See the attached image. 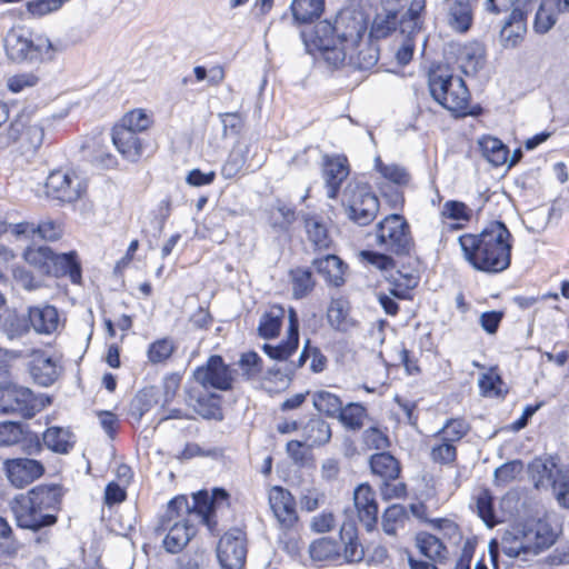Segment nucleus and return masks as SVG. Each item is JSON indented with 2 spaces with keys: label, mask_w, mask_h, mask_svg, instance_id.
I'll return each mask as SVG.
<instances>
[{
  "label": "nucleus",
  "mask_w": 569,
  "mask_h": 569,
  "mask_svg": "<svg viewBox=\"0 0 569 569\" xmlns=\"http://www.w3.org/2000/svg\"><path fill=\"white\" fill-rule=\"evenodd\" d=\"M229 495L224 489L216 488L212 495L199 491L192 497V505L184 496L173 498L161 520L160 529L167 531L163 547L168 552L181 551L196 535V522L211 526L216 509L228 506Z\"/></svg>",
  "instance_id": "obj_1"
},
{
  "label": "nucleus",
  "mask_w": 569,
  "mask_h": 569,
  "mask_svg": "<svg viewBox=\"0 0 569 569\" xmlns=\"http://www.w3.org/2000/svg\"><path fill=\"white\" fill-rule=\"evenodd\" d=\"M458 241L463 258L478 271L499 273L510 266L512 236L500 221L490 222L479 233H465Z\"/></svg>",
  "instance_id": "obj_2"
},
{
  "label": "nucleus",
  "mask_w": 569,
  "mask_h": 569,
  "mask_svg": "<svg viewBox=\"0 0 569 569\" xmlns=\"http://www.w3.org/2000/svg\"><path fill=\"white\" fill-rule=\"evenodd\" d=\"M376 38H303L306 51L317 61L339 67L348 56L347 43L355 47L349 53L352 62L361 69L373 67L379 59Z\"/></svg>",
  "instance_id": "obj_3"
},
{
  "label": "nucleus",
  "mask_w": 569,
  "mask_h": 569,
  "mask_svg": "<svg viewBox=\"0 0 569 569\" xmlns=\"http://www.w3.org/2000/svg\"><path fill=\"white\" fill-rule=\"evenodd\" d=\"M60 502L59 486L40 485L17 496L11 501V510L19 527L37 531L57 521V517L48 511L58 509Z\"/></svg>",
  "instance_id": "obj_4"
},
{
  "label": "nucleus",
  "mask_w": 569,
  "mask_h": 569,
  "mask_svg": "<svg viewBox=\"0 0 569 569\" xmlns=\"http://www.w3.org/2000/svg\"><path fill=\"white\" fill-rule=\"evenodd\" d=\"M407 0H381L382 10L372 22L370 36H413L421 31L420 13L426 7V0H411L406 12H401Z\"/></svg>",
  "instance_id": "obj_5"
},
{
  "label": "nucleus",
  "mask_w": 569,
  "mask_h": 569,
  "mask_svg": "<svg viewBox=\"0 0 569 569\" xmlns=\"http://www.w3.org/2000/svg\"><path fill=\"white\" fill-rule=\"evenodd\" d=\"M429 89L435 100L452 113L459 116L467 113L470 94L461 78L453 77L440 68L431 70Z\"/></svg>",
  "instance_id": "obj_6"
},
{
  "label": "nucleus",
  "mask_w": 569,
  "mask_h": 569,
  "mask_svg": "<svg viewBox=\"0 0 569 569\" xmlns=\"http://www.w3.org/2000/svg\"><path fill=\"white\" fill-rule=\"evenodd\" d=\"M7 57L13 62H41L51 60L66 49L60 38H4Z\"/></svg>",
  "instance_id": "obj_7"
},
{
  "label": "nucleus",
  "mask_w": 569,
  "mask_h": 569,
  "mask_svg": "<svg viewBox=\"0 0 569 569\" xmlns=\"http://www.w3.org/2000/svg\"><path fill=\"white\" fill-rule=\"evenodd\" d=\"M376 242L386 252L397 256L409 254L413 248V239L407 220L391 213L376 226Z\"/></svg>",
  "instance_id": "obj_8"
},
{
  "label": "nucleus",
  "mask_w": 569,
  "mask_h": 569,
  "mask_svg": "<svg viewBox=\"0 0 569 569\" xmlns=\"http://www.w3.org/2000/svg\"><path fill=\"white\" fill-rule=\"evenodd\" d=\"M347 217L359 226H368L379 211L378 198L365 186L348 183L342 192Z\"/></svg>",
  "instance_id": "obj_9"
},
{
  "label": "nucleus",
  "mask_w": 569,
  "mask_h": 569,
  "mask_svg": "<svg viewBox=\"0 0 569 569\" xmlns=\"http://www.w3.org/2000/svg\"><path fill=\"white\" fill-rule=\"evenodd\" d=\"M86 190V180L74 170H54L46 181L47 194L61 202H76Z\"/></svg>",
  "instance_id": "obj_10"
},
{
  "label": "nucleus",
  "mask_w": 569,
  "mask_h": 569,
  "mask_svg": "<svg viewBox=\"0 0 569 569\" xmlns=\"http://www.w3.org/2000/svg\"><path fill=\"white\" fill-rule=\"evenodd\" d=\"M8 140L18 144L23 154L34 153L42 144L44 131L40 121L28 114H19L7 130Z\"/></svg>",
  "instance_id": "obj_11"
},
{
  "label": "nucleus",
  "mask_w": 569,
  "mask_h": 569,
  "mask_svg": "<svg viewBox=\"0 0 569 569\" xmlns=\"http://www.w3.org/2000/svg\"><path fill=\"white\" fill-rule=\"evenodd\" d=\"M37 410V399L29 388L12 383L0 385V413H19L31 418Z\"/></svg>",
  "instance_id": "obj_12"
},
{
  "label": "nucleus",
  "mask_w": 569,
  "mask_h": 569,
  "mask_svg": "<svg viewBox=\"0 0 569 569\" xmlns=\"http://www.w3.org/2000/svg\"><path fill=\"white\" fill-rule=\"evenodd\" d=\"M246 556V536L242 530L231 529L220 538L217 557L221 569H243Z\"/></svg>",
  "instance_id": "obj_13"
},
{
  "label": "nucleus",
  "mask_w": 569,
  "mask_h": 569,
  "mask_svg": "<svg viewBox=\"0 0 569 569\" xmlns=\"http://www.w3.org/2000/svg\"><path fill=\"white\" fill-rule=\"evenodd\" d=\"M193 377L204 388L228 390L232 383L231 371L220 356H211L204 366L194 370Z\"/></svg>",
  "instance_id": "obj_14"
},
{
  "label": "nucleus",
  "mask_w": 569,
  "mask_h": 569,
  "mask_svg": "<svg viewBox=\"0 0 569 569\" xmlns=\"http://www.w3.org/2000/svg\"><path fill=\"white\" fill-rule=\"evenodd\" d=\"M4 470L12 486L23 488L40 478L44 472V467L34 459L16 458L4 461Z\"/></svg>",
  "instance_id": "obj_15"
},
{
  "label": "nucleus",
  "mask_w": 569,
  "mask_h": 569,
  "mask_svg": "<svg viewBox=\"0 0 569 569\" xmlns=\"http://www.w3.org/2000/svg\"><path fill=\"white\" fill-rule=\"evenodd\" d=\"M29 369L34 382L42 387H49L58 380L62 367L56 355L37 350L31 355Z\"/></svg>",
  "instance_id": "obj_16"
},
{
  "label": "nucleus",
  "mask_w": 569,
  "mask_h": 569,
  "mask_svg": "<svg viewBox=\"0 0 569 569\" xmlns=\"http://www.w3.org/2000/svg\"><path fill=\"white\" fill-rule=\"evenodd\" d=\"M567 467L557 456H543L533 459L528 469L537 489H549Z\"/></svg>",
  "instance_id": "obj_17"
},
{
  "label": "nucleus",
  "mask_w": 569,
  "mask_h": 569,
  "mask_svg": "<svg viewBox=\"0 0 569 569\" xmlns=\"http://www.w3.org/2000/svg\"><path fill=\"white\" fill-rule=\"evenodd\" d=\"M269 505L282 528L289 529L293 527L298 520V516L295 498L288 490L281 487L271 488L269 492Z\"/></svg>",
  "instance_id": "obj_18"
},
{
  "label": "nucleus",
  "mask_w": 569,
  "mask_h": 569,
  "mask_svg": "<svg viewBox=\"0 0 569 569\" xmlns=\"http://www.w3.org/2000/svg\"><path fill=\"white\" fill-rule=\"evenodd\" d=\"M289 327L287 339L277 346L264 343L263 351L273 360L287 361L299 345V319L293 308L288 311Z\"/></svg>",
  "instance_id": "obj_19"
},
{
  "label": "nucleus",
  "mask_w": 569,
  "mask_h": 569,
  "mask_svg": "<svg viewBox=\"0 0 569 569\" xmlns=\"http://www.w3.org/2000/svg\"><path fill=\"white\" fill-rule=\"evenodd\" d=\"M471 216L472 210L466 203L457 200L446 201L439 212L442 232L462 229Z\"/></svg>",
  "instance_id": "obj_20"
},
{
  "label": "nucleus",
  "mask_w": 569,
  "mask_h": 569,
  "mask_svg": "<svg viewBox=\"0 0 569 569\" xmlns=\"http://www.w3.org/2000/svg\"><path fill=\"white\" fill-rule=\"evenodd\" d=\"M349 176L348 160L346 157H326L323 162V178L327 188V197L335 199L338 196L341 183Z\"/></svg>",
  "instance_id": "obj_21"
},
{
  "label": "nucleus",
  "mask_w": 569,
  "mask_h": 569,
  "mask_svg": "<svg viewBox=\"0 0 569 569\" xmlns=\"http://www.w3.org/2000/svg\"><path fill=\"white\" fill-rule=\"evenodd\" d=\"M353 501L360 521L368 530H371L378 520V505L371 487L367 483L359 485L355 489Z\"/></svg>",
  "instance_id": "obj_22"
},
{
  "label": "nucleus",
  "mask_w": 569,
  "mask_h": 569,
  "mask_svg": "<svg viewBox=\"0 0 569 569\" xmlns=\"http://www.w3.org/2000/svg\"><path fill=\"white\" fill-rule=\"evenodd\" d=\"M29 327L37 333L51 335L57 331L60 319L58 310L53 306L30 307L28 310Z\"/></svg>",
  "instance_id": "obj_23"
},
{
  "label": "nucleus",
  "mask_w": 569,
  "mask_h": 569,
  "mask_svg": "<svg viewBox=\"0 0 569 569\" xmlns=\"http://www.w3.org/2000/svg\"><path fill=\"white\" fill-rule=\"evenodd\" d=\"M112 142L117 150L130 161H137L142 153V142L138 134L118 124L112 130Z\"/></svg>",
  "instance_id": "obj_24"
},
{
  "label": "nucleus",
  "mask_w": 569,
  "mask_h": 569,
  "mask_svg": "<svg viewBox=\"0 0 569 569\" xmlns=\"http://www.w3.org/2000/svg\"><path fill=\"white\" fill-rule=\"evenodd\" d=\"M250 144L237 143L233 149L230 151L226 162L221 168V174L226 179H232L238 173L242 171V169L248 164V168L256 170L260 168L262 161L248 162V153L250 150Z\"/></svg>",
  "instance_id": "obj_25"
},
{
  "label": "nucleus",
  "mask_w": 569,
  "mask_h": 569,
  "mask_svg": "<svg viewBox=\"0 0 569 569\" xmlns=\"http://www.w3.org/2000/svg\"><path fill=\"white\" fill-rule=\"evenodd\" d=\"M312 264L329 284L339 287L345 282L346 264L339 257L327 254L315 259Z\"/></svg>",
  "instance_id": "obj_26"
},
{
  "label": "nucleus",
  "mask_w": 569,
  "mask_h": 569,
  "mask_svg": "<svg viewBox=\"0 0 569 569\" xmlns=\"http://www.w3.org/2000/svg\"><path fill=\"white\" fill-rule=\"evenodd\" d=\"M532 556L550 547L556 540V533L549 523L538 521L523 531Z\"/></svg>",
  "instance_id": "obj_27"
},
{
  "label": "nucleus",
  "mask_w": 569,
  "mask_h": 569,
  "mask_svg": "<svg viewBox=\"0 0 569 569\" xmlns=\"http://www.w3.org/2000/svg\"><path fill=\"white\" fill-rule=\"evenodd\" d=\"M457 60L467 76H473L485 66V50L478 41H470L459 49Z\"/></svg>",
  "instance_id": "obj_28"
},
{
  "label": "nucleus",
  "mask_w": 569,
  "mask_h": 569,
  "mask_svg": "<svg viewBox=\"0 0 569 569\" xmlns=\"http://www.w3.org/2000/svg\"><path fill=\"white\" fill-rule=\"evenodd\" d=\"M187 402L193 410L204 419L222 420V411L219 398L214 395H198L189 392Z\"/></svg>",
  "instance_id": "obj_29"
},
{
  "label": "nucleus",
  "mask_w": 569,
  "mask_h": 569,
  "mask_svg": "<svg viewBox=\"0 0 569 569\" xmlns=\"http://www.w3.org/2000/svg\"><path fill=\"white\" fill-rule=\"evenodd\" d=\"M0 330L9 338H21L29 332V321L24 315L6 309L0 313Z\"/></svg>",
  "instance_id": "obj_30"
},
{
  "label": "nucleus",
  "mask_w": 569,
  "mask_h": 569,
  "mask_svg": "<svg viewBox=\"0 0 569 569\" xmlns=\"http://www.w3.org/2000/svg\"><path fill=\"white\" fill-rule=\"evenodd\" d=\"M44 446L51 451L67 453L74 445V436L68 428L50 427L42 436Z\"/></svg>",
  "instance_id": "obj_31"
},
{
  "label": "nucleus",
  "mask_w": 569,
  "mask_h": 569,
  "mask_svg": "<svg viewBox=\"0 0 569 569\" xmlns=\"http://www.w3.org/2000/svg\"><path fill=\"white\" fill-rule=\"evenodd\" d=\"M481 156L493 167L502 166L508 160V148L495 137H482L478 141Z\"/></svg>",
  "instance_id": "obj_32"
},
{
  "label": "nucleus",
  "mask_w": 569,
  "mask_h": 569,
  "mask_svg": "<svg viewBox=\"0 0 569 569\" xmlns=\"http://www.w3.org/2000/svg\"><path fill=\"white\" fill-rule=\"evenodd\" d=\"M340 538L345 541L341 559L347 562H359L365 557V550L358 542L356 529L351 523H343L340 528Z\"/></svg>",
  "instance_id": "obj_33"
},
{
  "label": "nucleus",
  "mask_w": 569,
  "mask_h": 569,
  "mask_svg": "<svg viewBox=\"0 0 569 569\" xmlns=\"http://www.w3.org/2000/svg\"><path fill=\"white\" fill-rule=\"evenodd\" d=\"M305 441L309 447H320L331 439L330 425L321 418L310 419L303 427Z\"/></svg>",
  "instance_id": "obj_34"
},
{
  "label": "nucleus",
  "mask_w": 569,
  "mask_h": 569,
  "mask_svg": "<svg viewBox=\"0 0 569 569\" xmlns=\"http://www.w3.org/2000/svg\"><path fill=\"white\" fill-rule=\"evenodd\" d=\"M286 310L281 306H271L260 318L258 331L264 339H271L279 335Z\"/></svg>",
  "instance_id": "obj_35"
},
{
  "label": "nucleus",
  "mask_w": 569,
  "mask_h": 569,
  "mask_svg": "<svg viewBox=\"0 0 569 569\" xmlns=\"http://www.w3.org/2000/svg\"><path fill=\"white\" fill-rule=\"evenodd\" d=\"M309 555L313 561H339L341 560V547L333 539L320 538L310 543Z\"/></svg>",
  "instance_id": "obj_36"
},
{
  "label": "nucleus",
  "mask_w": 569,
  "mask_h": 569,
  "mask_svg": "<svg viewBox=\"0 0 569 569\" xmlns=\"http://www.w3.org/2000/svg\"><path fill=\"white\" fill-rule=\"evenodd\" d=\"M370 468L372 472L383 479V481L395 480L400 475V465L390 453H376L370 458Z\"/></svg>",
  "instance_id": "obj_37"
},
{
  "label": "nucleus",
  "mask_w": 569,
  "mask_h": 569,
  "mask_svg": "<svg viewBox=\"0 0 569 569\" xmlns=\"http://www.w3.org/2000/svg\"><path fill=\"white\" fill-rule=\"evenodd\" d=\"M328 321L336 330L348 331L355 326L349 317V303L343 299H333L327 311Z\"/></svg>",
  "instance_id": "obj_38"
},
{
  "label": "nucleus",
  "mask_w": 569,
  "mask_h": 569,
  "mask_svg": "<svg viewBox=\"0 0 569 569\" xmlns=\"http://www.w3.org/2000/svg\"><path fill=\"white\" fill-rule=\"evenodd\" d=\"M501 548L503 553L510 558H520L527 561L532 556L523 531L516 535H505L501 540Z\"/></svg>",
  "instance_id": "obj_39"
},
{
  "label": "nucleus",
  "mask_w": 569,
  "mask_h": 569,
  "mask_svg": "<svg viewBox=\"0 0 569 569\" xmlns=\"http://www.w3.org/2000/svg\"><path fill=\"white\" fill-rule=\"evenodd\" d=\"M53 266L51 270V274L56 277L69 274L72 282H79L81 278L80 266L76 261V256L73 252L70 253H61L52 256Z\"/></svg>",
  "instance_id": "obj_40"
},
{
  "label": "nucleus",
  "mask_w": 569,
  "mask_h": 569,
  "mask_svg": "<svg viewBox=\"0 0 569 569\" xmlns=\"http://www.w3.org/2000/svg\"><path fill=\"white\" fill-rule=\"evenodd\" d=\"M323 0H292L293 18L301 23L312 22L323 11Z\"/></svg>",
  "instance_id": "obj_41"
},
{
  "label": "nucleus",
  "mask_w": 569,
  "mask_h": 569,
  "mask_svg": "<svg viewBox=\"0 0 569 569\" xmlns=\"http://www.w3.org/2000/svg\"><path fill=\"white\" fill-rule=\"evenodd\" d=\"M420 552L432 561H440L446 558L447 548L442 541L430 533L421 532L416 538Z\"/></svg>",
  "instance_id": "obj_42"
},
{
  "label": "nucleus",
  "mask_w": 569,
  "mask_h": 569,
  "mask_svg": "<svg viewBox=\"0 0 569 569\" xmlns=\"http://www.w3.org/2000/svg\"><path fill=\"white\" fill-rule=\"evenodd\" d=\"M367 416L366 408L356 402H350L345 407H341V411L336 418L342 423V426L349 430H359L363 426V420Z\"/></svg>",
  "instance_id": "obj_43"
},
{
  "label": "nucleus",
  "mask_w": 569,
  "mask_h": 569,
  "mask_svg": "<svg viewBox=\"0 0 569 569\" xmlns=\"http://www.w3.org/2000/svg\"><path fill=\"white\" fill-rule=\"evenodd\" d=\"M26 261L43 274H51L53 252L49 247L28 248L24 252Z\"/></svg>",
  "instance_id": "obj_44"
},
{
  "label": "nucleus",
  "mask_w": 569,
  "mask_h": 569,
  "mask_svg": "<svg viewBox=\"0 0 569 569\" xmlns=\"http://www.w3.org/2000/svg\"><path fill=\"white\" fill-rule=\"evenodd\" d=\"M471 9L468 3L457 2L452 4L448 12V24L455 32H467L471 24Z\"/></svg>",
  "instance_id": "obj_45"
},
{
  "label": "nucleus",
  "mask_w": 569,
  "mask_h": 569,
  "mask_svg": "<svg viewBox=\"0 0 569 569\" xmlns=\"http://www.w3.org/2000/svg\"><path fill=\"white\" fill-rule=\"evenodd\" d=\"M312 402L315 408L323 415L336 418L341 411L342 401L341 399L329 391L320 390L313 393Z\"/></svg>",
  "instance_id": "obj_46"
},
{
  "label": "nucleus",
  "mask_w": 569,
  "mask_h": 569,
  "mask_svg": "<svg viewBox=\"0 0 569 569\" xmlns=\"http://www.w3.org/2000/svg\"><path fill=\"white\" fill-rule=\"evenodd\" d=\"M477 513L487 525L492 528L498 523L493 511V498L488 489L481 488L475 495Z\"/></svg>",
  "instance_id": "obj_47"
},
{
  "label": "nucleus",
  "mask_w": 569,
  "mask_h": 569,
  "mask_svg": "<svg viewBox=\"0 0 569 569\" xmlns=\"http://www.w3.org/2000/svg\"><path fill=\"white\" fill-rule=\"evenodd\" d=\"M309 240L318 249H328L331 244L326 226L317 217H308L305 220Z\"/></svg>",
  "instance_id": "obj_48"
},
{
  "label": "nucleus",
  "mask_w": 569,
  "mask_h": 569,
  "mask_svg": "<svg viewBox=\"0 0 569 569\" xmlns=\"http://www.w3.org/2000/svg\"><path fill=\"white\" fill-rule=\"evenodd\" d=\"M407 519L405 507L401 505H392L383 513L382 529L387 535L395 536L398 528L405 526Z\"/></svg>",
  "instance_id": "obj_49"
},
{
  "label": "nucleus",
  "mask_w": 569,
  "mask_h": 569,
  "mask_svg": "<svg viewBox=\"0 0 569 569\" xmlns=\"http://www.w3.org/2000/svg\"><path fill=\"white\" fill-rule=\"evenodd\" d=\"M375 167L385 179H387L396 184L406 186L410 181L409 172L406 170V168H403L399 164H396V163L386 164L381 161L380 158H376Z\"/></svg>",
  "instance_id": "obj_50"
},
{
  "label": "nucleus",
  "mask_w": 569,
  "mask_h": 569,
  "mask_svg": "<svg viewBox=\"0 0 569 569\" xmlns=\"http://www.w3.org/2000/svg\"><path fill=\"white\" fill-rule=\"evenodd\" d=\"M151 124V117L142 109H136L128 112L118 126L138 134L148 130Z\"/></svg>",
  "instance_id": "obj_51"
},
{
  "label": "nucleus",
  "mask_w": 569,
  "mask_h": 569,
  "mask_svg": "<svg viewBox=\"0 0 569 569\" xmlns=\"http://www.w3.org/2000/svg\"><path fill=\"white\" fill-rule=\"evenodd\" d=\"M350 20V11L341 10L333 19H325L317 24V34L329 36L337 33V36H346L342 27Z\"/></svg>",
  "instance_id": "obj_52"
},
{
  "label": "nucleus",
  "mask_w": 569,
  "mask_h": 569,
  "mask_svg": "<svg viewBox=\"0 0 569 569\" xmlns=\"http://www.w3.org/2000/svg\"><path fill=\"white\" fill-rule=\"evenodd\" d=\"M296 220L292 208L278 200L270 212V222L273 228L286 229Z\"/></svg>",
  "instance_id": "obj_53"
},
{
  "label": "nucleus",
  "mask_w": 569,
  "mask_h": 569,
  "mask_svg": "<svg viewBox=\"0 0 569 569\" xmlns=\"http://www.w3.org/2000/svg\"><path fill=\"white\" fill-rule=\"evenodd\" d=\"M26 438L22 425L17 422L0 423V447H11L21 442Z\"/></svg>",
  "instance_id": "obj_54"
},
{
  "label": "nucleus",
  "mask_w": 569,
  "mask_h": 569,
  "mask_svg": "<svg viewBox=\"0 0 569 569\" xmlns=\"http://www.w3.org/2000/svg\"><path fill=\"white\" fill-rule=\"evenodd\" d=\"M362 442L369 450H385L390 446L388 435L378 427L366 429L362 433Z\"/></svg>",
  "instance_id": "obj_55"
},
{
  "label": "nucleus",
  "mask_w": 569,
  "mask_h": 569,
  "mask_svg": "<svg viewBox=\"0 0 569 569\" xmlns=\"http://www.w3.org/2000/svg\"><path fill=\"white\" fill-rule=\"evenodd\" d=\"M478 385L485 397H500L503 393L502 387L505 383L493 370L482 375L479 378Z\"/></svg>",
  "instance_id": "obj_56"
},
{
  "label": "nucleus",
  "mask_w": 569,
  "mask_h": 569,
  "mask_svg": "<svg viewBox=\"0 0 569 569\" xmlns=\"http://www.w3.org/2000/svg\"><path fill=\"white\" fill-rule=\"evenodd\" d=\"M526 21L523 12L519 9H513L509 17L501 26V36H522L526 33Z\"/></svg>",
  "instance_id": "obj_57"
},
{
  "label": "nucleus",
  "mask_w": 569,
  "mask_h": 569,
  "mask_svg": "<svg viewBox=\"0 0 569 569\" xmlns=\"http://www.w3.org/2000/svg\"><path fill=\"white\" fill-rule=\"evenodd\" d=\"M174 350L172 340L164 338L152 342L148 349V358L152 363H160L170 358Z\"/></svg>",
  "instance_id": "obj_58"
},
{
  "label": "nucleus",
  "mask_w": 569,
  "mask_h": 569,
  "mask_svg": "<svg viewBox=\"0 0 569 569\" xmlns=\"http://www.w3.org/2000/svg\"><path fill=\"white\" fill-rule=\"evenodd\" d=\"M292 292L296 298L306 296L313 287L312 274L305 269H297L291 272Z\"/></svg>",
  "instance_id": "obj_59"
},
{
  "label": "nucleus",
  "mask_w": 569,
  "mask_h": 569,
  "mask_svg": "<svg viewBox=\"0 0 569 569\" xmlns=\"http://www.w3.org/2000/svg\"><path fill=\"white\" fill-rule=\"evenodd\" d=\"M468 432V425L463 420H450L439 432L441 441L453 445L459 441Z\"/></svg>",
  "instance_id": "obj_60"
},
{
  "label": "nucleus",
  "mask_w": 569,
  "mask_h": 569,
  "mask_svg": "<svg viewBox=\"0 0 569 569\" xmlns=\"http://www.w3.org/2000/svg\"><path fill=\"white\" fill-rule=\"evenodd\" d=\"M39 78L32 72L18 73L7 79V88L12 93H19L24 89L37 86Z\"/></svg>",
  "instance_id": "obj_61"
},
{
  "label": "nucleus",
  "mask_w": 569,
  "mask_h": 569,
  "mask_svg": "<svg viewBox=\"0 0 569 569\" xmlns=\"http://www.w3.org/2000/svg\"><path fill=\"white\" fill-rule=\"evenodd\" d=\"M522 462L519 460H513L503 463L499 468L495 470V480L499 485H506L511 482L517 478L518 475L522 471Z\"/></svg>",
  "instance_id": "obj_62"
},
{
  "label": "nucleus",
  "mask_w": 569,
  "mask_h": 569,
  "mask_svg": "<svg viewBox=\"0 0 569 569\" xmlns=\"http://www.w3.org/2000/svg\"><path fill=\"white\" fill-rule=\"evenodd\" d=\"M224 138L238 136L243 128V118L238 112H224L219 114Z\"/></svg>",
  "instance_id": "obj_63"
},
{
  "label": "nucleus",
  "mask_w": 569,
  "mask_h": 569,
  "mask_svg": "<svg viewBox=\"0 0 569 569\" xmlns=\"http://www.w3.org/2000/svg\"><path fill=\"white\" fill-rule=\"evenodd\" d=\"M557 501L565 508H569V466L562 470L561 476L551 486Z\"/></svg>",
  "instance_id": "obj_64"
}]
</instances>
